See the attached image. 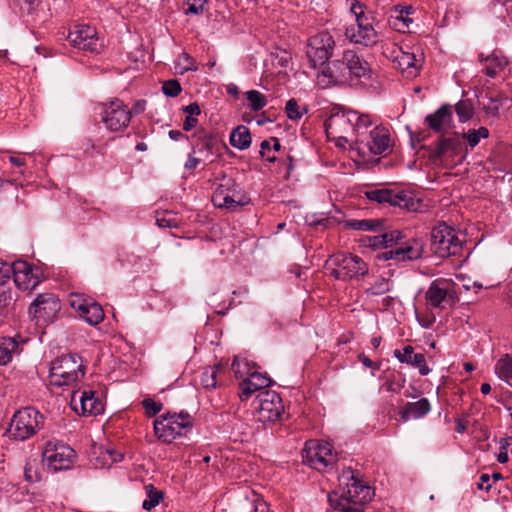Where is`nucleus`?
Masks as SVG:
<instances>
[{
	"label": "nucleus",
	"mask_w": 512,
	"mask_h": 512,
	"mask_svg": "<svg viewBox=\"0 0 512 512\" xmlns=\"http://www.w3.org/2000/svg\"><path fill=\"white\" fill-rule=\"evenodd\" d=\"M24 478L27 482H38L41 479L36 459H28L24 466Z\"/></svg>",
	"instance_id": "obj_45"
},
{
	"label": "nucleus",
	"mask_w": 512,
	"mask_h": 512,
	"mask_svg": "<svg viewBox=\"0 0 512 512\" xmlns=\"http://www.w3.org/2000/svg\"><path fill=\"white\" fill-rule=\"evenodd\" d=\"M413 12L411 6H395L388 18L389 26L399 32H405L413 23V19L410 17Z\"/></svg>",
	"instance_id": "obj_28"
},
{
	"label": "nucleus",
	"mask_w": 512,
	"mask_h": 512,
	"mask_svg": "<svg viewBox=\"0 0 512 512\" xmlns=\"http://www.w3.org/2000/svg\"><path fill=\"white\" fill-rule=\"evenodd\" d=\"M229 196L230 198L227 204V209L230 211H235L249 202L248 196L232 179L230 182Z\"/></svg>",
	"instance_id": "obj_33"
},
{
	"label": "nucleus",
	"mask_w": 512,
	"mask_h": 512,
	"mask_svg": "<svg viewBox=\"0 0 512 512\" xmlns=\"http://www.w3.org/2000/svg\"><path fill=\"white\" fill-rule=\"evenodd\" d=\"M369 246L387 249L377 255L378 260H393L397 263L418 260L424 252V243L421 239L404 240L403 233L399 230L369 237Z\"/></svg>",
	"instance_id": "obj_3"
},
{
	"label": "nucleus",
	"mask_w": 512,
	"mask_h": 512,
	"mask_svg": "<svg viewBox=\"0 0 512 512\" xmlns=\"http://www.w3.org/2000/svg\"><path fill=\"white\" fill-rule=\"evenodd\" d=\"M193 419L187 412L161 415L154 421V434L163 443H171L191 428Z\"/></svg>",
	"instance_id": "obj_10"
},
{
	"label": "nucleus",
	"mask_w": 512,
	"mask_h": 512,
	"mask_svg": "<svg viewBox=\"0 0 512 512\" xmlns=\"http://www.w3.org/2000/svg\"><path fill=\"white\" fill-rule=\"evenodd\" d=\"M325 269L335 280L350 281L368 274L367 263L351 253H337L326 261Z\"/></svg>",
	"instance_id": "obj_6"
},
{
	"label": "nucleus",
	"mask_w": 512,
	"mask_h": 512,
	"mask_svg": "<svg viewBox=\"0 0 512 512\" xmlns=\"http://www.w3.org/2000/svg\"><path fill=\"white\" fill-rule=\"evenodd\" d=\"M334 47L335 41L329 33L323 32L312 36L308 41L306 51L311 66L316 68L328 61Z\"/></svg>",
	"instance_id": "obj_18"
},
{
	"label": "nucleus",
	"mask_w": 512,
	"mask_h": 512,
	"mask_svg": "<svg viewBox=\"0 0 512 512\" xmlns=\"http://www.w3.org/2000/svg\"><path fill=\"white\" fill-rule=\"evenodd\" d=\"M462 141L466 140L470 148L476 147L481 139L489 137V130L486 127L469 130L467 133L460 135Z\"/></svg>",
	"instance_id": "obj_37"
},
{
	"label": "nucleus",
	"mask_w": 512,
	"mask_h": 512,
	"mask_svg": "<svg viewBox=\"0 0 512 512\" xmlns=\"http://www.w3.org/2000/svg\"><path fill=\"white\" fill-rule=\"evenodd\" d=\"M373 120L369 114H361L351 109H337L325 121L327 137L333 141H352L362 133L363 129L371 128Z\"/></svg>",
	"instance_id": "obj_4"
},
{
	"label": "nucleus",
	"mask_w": 512,
	"mask_h": 512,
	"mask_svg": "<svg viewBox=\"0 0 512 512\" xmlns=\"http://www.w3.org/2000/svg\"><path fill=\"white\" fill-rule=\"evenodd\" d=\"M199 159L194 157L192 154L188 156L187 161L184 164V167L188 170L195 169L199 164Z\"/></svg>",
	"instance_id": "obj_64"
},
{
	"label": "nucleus",
	"mask_w": 512,
	"mask_h": 512,
	"mask_svg": "<svg viewBox=\"0 0 512 512\" xmlns=\"http://www.w3.org/2000/svg\"><path fill=\"white\" fill-rule=\"evenodd\" d=\"M61 303L59 298L53 293H43L31 303L29 314L36 320L38 325H45L53 322L59 311Z\"/></svg>",
	"instance_id": "obj_15"
},
{
	"label": "nucleus",
	"mask_w": 512,
	"mask_h": 512,
	"mask_svg": "<svg viewBox=\"0 0 512 512\" xmlns=\"http://www.w3.org/2000/svg\"><path fill=\"white\" fill-rule=\"evenodd\" d=\"M393 288V282L389 278L378 277L375 282L366 289V294L371 296H380Z\"/></svg>",
	"instance_id": "obj_36"
},
{
	"label": "nucleus",
	"mask_w": 512,
	"mask_h": 512,
	"mask_svg": "<svg viewBox=\"0 0 512 512\" xmlns=\"http://www.w3.org/2000/svg\"><path fill=\"white\" fill-rule=\"evenodd\" d=\"M229 140L234 148L245 150L251 145L250 131L246 126L239 125L232 130Z\"/></svg>",
	"instance_id": "obj_32"
},
{
	"label": "nucleus",
	"mask_w": 512,
	"mask_h": 512,
	"mask_svg": "<svg viewBox=\"0 0 512 512\" xmlns=\"http://www.w3.org/2000/svg\"><path fill=\"white\" fill-rule=\"evenodd\" d=\"M1 345L4 348H7V350L12 354L14 351H16L18 347V342L15 338L7 337L3 339Z\"/></svg>",
	"instance_id": "obj_58"
},
{
	"label": "nucleus",
	"mask_w": 512,
	"mask_h": 512,
	"mask_svg": "<svg viewBox=\"0 0 512 512\" xmlns=\"http://www.w3.org/2000/svg\"><path fill=\"white\" fill-rule=\"evenodd\" d=\"M15 284L23 290L34 288L38 280L34 274H12Z\"/></svg>",
	"instance_id": "obj_44"
},
{
	"label": "nucleus",
	"mask_w": 512,
	"mask_h": 512,
	"mask_svg": "<svg viewBox=\"0 0 512 512\" xmlns=\"http://www.w3.org/2000/svg\"><path fill=\"white\" fill-rule=\"evenodd\" d=\"M431 410L430 402L427 398H421L416 402H407L400 410L399 414L404 422L412 419H420L427 415Z\"/></svg>",
	"instance_id": "obj_30"
},
{
	"label": "nucleus",
	"mask_w": 512,
	"mask_h": 512,
	"mask_svg": "<svg viewBox=\"0 0 512 512\" xmlns=\"http://www.w3.org/2000/svg\"><path fill=\"white\" fill-rule=\"evenodd\" d=\"M156 223L160 227H173V226H176V224L173 222L172 219H167L165 216H160V215L157 216Z\"/></svg>",
	"instance_id": "obj_63"
},
{
	"label": "nucleus",
	"mask_w": 512,
	"mask_h": 512,
	"mask_svg": "<svg viewBox=\"0 0 512 512\" xmlns=\"http://www.w3.org/2000/svg\"><path fill=\"white\" fill-rule=\"evenodd\" d=\"M496 375L512 387V355L505 354L495 364Z\"/></svg>",
	"instance_id": "obj_34"
},
{
	"label": "nucleus",
	"mask_w": 512,
	"mask_h": 512,
	"mask_svg": "<svg viewBox=\"0 0 512 512\" xmlns=\"http://www.w3.org/2000/svg\"><path fill=\"white\" fill-rule=\"evenodd\" d=\"M463 240L456 231L446 223H439L431 232V248L440 258L457 255L462 248Z\"/></svg>",
	"instance_id": "obj_11"
},
{
	"label": "nucleus",
	"mask_w": 512,
	"mask_h": 512,
	"mask_svg": "<svg viewBox=\"0 0 512 512\" xmlns=\"http://www.w3.org/2000/svg\"><path fill=\"white\" fill-rule=\"evenodd\" d=\"M479 61L483 65V72L490 78H495L508 65V59L493 51L490 55L479 54Z\"/></svg>",
	"instance_id": "obj_29"
},
{
	"label": "nucleus",
	"mask_w": 512,
	"mask_h": 512,
	"mask_svg": "<svg viewBox=\"0 0 512 512\" xmlns=\"http://www.w3.org/2000/svg\"><path fill=\"white\" fill-rule=\"evenodd\" d=\"M404 380L402 382L397 381L395 377H390L385 383L387 391L398 393L403 387Z\"/></svg>",
	"instance_id": "obj_55"
},
{
	"label": "nucleus",
	"mask_w": 512,
	"mask_h": 512,
	"mask_svg": "<svg viewBox=\"0 0 512 512\" xmlns=\"http://www.w3.org/2000/svg\"><path fill=\"white\" fill-rule=\"evenodd\" d=\"M358 359L364 366L368 368L379 369V365L375 364L368 356L363 353L358 355Z\"/></svg>",
	"instance_id": "obj_62"
},
{
	"label": "nucleus",
	"mask_w": 512,
	"mask_h": 512,
	"mask_svg": "<svg viewBox=\"0 0 512 512\" xmlns=\"http://www.w3.org/2000/svg\"><path fill=\"white\" fill-rule=\"evenodd\" d=\"M143 407L145 408L146 414L149 417L155 416L162 410V404L154 401L153 399H145L142 402Z\"/></svg>",
	"instance_id": "obj_49"
},
{
	"label": "nucleus",
	"mask_w": 512,
	"mask_h": 512,
	"mask_svg": "<svg viewBox=\"0 0 512 512\" xmlns=\"http://www.w3.org/2000/svg\"><path fill=\"white\" fill-rule=\"evenodd\" d=\"M345 36L351 42L363 46H372L378 42V34L372 24L351 25L346 28Z\"/></svg>",
	"instance_id": "obj_25"
},
{
	"label": "nucleus",
	"mask_w": 512,
	"mask_h": 512,
	"mask_svg": "<svg viewBox=\"0 0 512 512\" xmlns=\"http://www.w3.org/2000/svg\"><path fill=\"white\" fill-rule=\"evenodd\" d=\"M468 151L464 149L463 142L458 133L451 136H442L435 143L433 157L435 159L450 158L454 164H461L467 157Z\"/></svg>",
	"instance_id": "obj_19"
},
{
	"label": "nucleus",
	"mask_w": 512,
	"mask_h": 512,
	"mask_svg": "<svg viewBox=\"0 0 512 512\" xmlns=\"http://www.w3.org/2000/svg\"><path fill=\"white\" fill-rule=\"evenodd\" d=\"M347 1L350 3V11L354 14L357 25L372 24L370 17L364 13L363 5L358 0Z\"/></svg>",
	"instance_id": "obj_42"
},
{
	"label": "nucleus",
	"mask_w": 512,
	"mask_h": 512,
	"mask_svg": "<svg viewBox=\"0 0 512 512\" xmlns=\"http://www.w3.org/2000/svg\"><path fill=\"white\" fill-rule=\"evenodd\" d=\"M346 227L359 230V231H374L380 225L378 220L374 219H362V220H347L345 223Z\"/></svg>",
	"instance_id": "obj_41"
},
{
	"label": "nucleus",
	"mask_w": 512,
	"mask_h": 512,
	"mask_svg": "<svg viewBox=\"0 0 512 512\" xmlns=\"http://www.w3.org/2000/svg\"><path fill=\"white\" fill-rule=\"evenodd\" d=\"M198 124V119L192 116H186L183 122V130L190 131L195 128Z\"/></svg>",
	"instance_id": "obj_60"
},
{
	"label": "nucleus",
	"mask_w": 512,
	"mask_h": 512,
	"mask_svg": "<svg viewBox=\"0 0 512 512\" xmlns=\"http://www.w3.org/2000/svg\"><path fill=\"white\" fill-rule=\"evenodd\" d=\"M71 405L77 413L84 416L99 415L104 411V404L92 390L76 391L71 398Z\"/></svg>",
	"instance_id": "obj_22"
},
{
	"label": "nucleus",
	"mask_w": 512,
	"mask_h": 512,
	"mask_svg": "<svg viewBox=\"0 0 512 512\" xmlns=\"http://www.w3.org/2000/svg\"><path fill=\"white\" fill-rule=\"evenodd\" d=\"M372 70L367 61L352 50H346L340 58L328 63L317 75L321 88L336 85H356L361 79H369Z\"/></svg>",
	"instance_id": "obj_1"
},
{
	"label": "nucleus",
	"mask_w": 512,
	"mask_h": 512,
	"mask_svg": "<svg viewBox=\"0 0 512 512\" xmlns=\"http://www.w3.org/2000/svg\"><path fill=\"white\" fill-rule=\"evenodd\" d=\"M208 2V0H201V1H188V9L186 10L185 14H193L198 15L201 14L204 10V5Z\"/></svg>",
	"instance_id": "obj_53"
},
{
	"label": "nucleus",
	"mask_w": 512,
	"mask_h": 512,
	"mask_svg": "<svg viewBox=\"0 0 512 512\" xmlns=\"http://www.w3.org/2000/svg\"><path fill=\"white\" fill-rule=\"evenodd\" d=\"M230 182L231 179L225 181V183L220 184L214 191L212 195V202L215 207L225 208L227 209V204L229 202V191H230Z\"/></svg>",
	"instance_id": "obj_35"
},
{
	"label": "nucleus",
	"mask_w": 512,
	"mask_h": 512,
	"mask_svg": "<svg viewBox=\"0 0 512 512\" xmlns=\"http://www.w3.org/2000/svg\"><path fill=\"white\" fill-rule=\"evenodd\" d=\"M271 148L272 147H271L270 139L262 141L261 145H260V155L263 158H266L267 161L274 162L276 160V158L274 156L269 155Z\"/></svg>",
	"instance_id": "obj_54"
},
{
	"label": "nucleus",
	"mask_w": 512,
	"mask_h": 512,
	"mask_svg": "<svg viewBox=\"0 0 512 512\" xmlns=\"http://www.w3.org/2000/svg\"><path fill=\"white\" fill-rule=\"evenodd\" d=\"M12 272L13 269L11 265L0 260V285H5L9 281Z\"/></svg>",
	"instance_id": "obj_52"
},
{
	"label": "nucleus",
	"mask_w": 512,
	"mask_h": 512,
	"mask_svg": "<svg viewBox=\"0 0 512 512\" xmlns=\"http://www.w3.org/2000/svg\"><path fill=\"white\" fill-rule=\"evenodd\" d=\"M11 358L12 354L7 350V348L0 345V365H6L11 361Z\"/></svg>",
	"instance_id": "obj_61"
},
{
	"label": "nucleus",
	"mask_w": 512,
	"mask_h": 512,
	"mask_svg": "<svg viewBox=\"0 0 512 512\" xmlns=\"http://www.w3.org/2000/svg\"><path fill=\"white\" fill-rule=\"evenodd\" d=\"M182 111L186 114V116L192 117H196L201 113L200 106L196 102H193L187 106H183Z\"/></svg>",
	"instance_id": "obj_56"
},
{
	"label": "nucleus",
	"mask_w": 512,
	"mask_h": 512,
	"mask_svg": "<svg viewBox=\"0 0 512 512\" xmlns=\"http://www.w3.org/2000/svg\"><path fill=\"white\" fill-rule=\"evenodd\" d=\"M246 98L249 101L250 108L253 111H259L267 104L266 97L257 90H249L246 92Z\"/></svg>",
	"instance_id": "obj_43"
},
{
	"label": "nucleus",
	"mask_w": 512,
	"mask_h": 512,
	"mask_svg": "<svg viewBox=\"0 0 512 512\" xmlns=\"http://www.w3.org/2000/svg\"><path fill=\"white\" fill-rule=\"evenodd\" d=\"M85 374V366L77 354H66L51 363L49 382L52 386L71 385Z\"/></svg>",
	"instance_id": "obj_7"
},
{
	"label": "nucleus",
	"mask_w": 512,
	"mask_h": 512,
	"mask_svg": "<svg viewBox=\"0 0 512 512\" xmlns=\"http://www.w3.org/2000/svg\"><path fill=\"white\" fill-rule=\"evenodd\" d=\"M181 85L178 80H168L163 83L162 91L168 97H176L181 92Z\"/></svg>",
	"instance_id": "obj_47"
},
{
	"label": "nucleus",
	"mask_w": 512,
	"mask_h": 512,
	"mask_svg": "<svg viewBox=\"0 0 512 512\" xmlns=\"http://www.w3.org/2000/svg\"><path fill=\"white\" fill-rule=\"evenodd\" d=\"M76 459V452L57 439L46 442L42 451V460L54 471L70 469Z\"/></svg>",
	"instance_id": "obj_12"
},
{
	"label": "nucleus",
	"mask_w": 512,
	"mask_h": 512,
	"mask_svg": "<svg viewBox=\"0 0 512 512\" xmlns=\"http://www.w3.org/2000/svg\"><path fill=\"white\" fill-rule=\"evenodd\" d=\"M394 64L395 67L401 71L402 74L407 78L415 77L420 68L419 60L416 58L414 52L404 50L400 47L398 50H394Z\"/></svg>",
	"instance_id": "obj_24"
},
{
	"label": "nucleus",
	"mask_w": 512,
	"mask_h": 512,
	"mask_svg": "<svg viewBox=\"0 0 512 512\" xmlns=\"http://www.w3.org/2000/svg\"><path fill=\"white\" fill-rule=\"evenodd\" d=\"M217 144V139L212 134H204L199 137L197 143L198 152L209 158L214 154V148Z\"/></svg>",
	"instance_id": "obj_40"
},
{
	"label": "nucleus",
	"mask_w": 512,
	"mask_h": 512,
	"mask_svg": "<svg viewBox=\"0 0 512 512\" xmlns=\"http://www.w3.org/2000/svg\"><path fill=\"white\" fill-rule=\"evenodd\" d=\"M101 121L110 132L124 131L131 121V111L118 98L101 105Z\"/></svg>",
	"instance_id": "obj_13"
},
{
	"label": "nucleus",
	"mask_w": 512,
	"mask_h": 512,
	"mask_svg": "<svg viewBox=\"0 0 512 512\" xmlns=\"http://www.w3.org/2000/svg\"><path fill=\"white\" fill-rule=\"evenodd\" d=\"M425 124L433 131L443 133L453 124V107L450 104L442 105L434 113L425 117Z\"/></svg>",
	"instance_id": "obj_23"
},
{
	"label": "nucleus",
	"mask_w": 512,
	"mask_h": 512,
	"mask_svg": "<svg viewBox=\"0 0 512 512\" xmlns=\"http://www.w3.org/2000/svg\"><path fill=\"white\" fill-rule=\"evenodd\" d=\"M340 489L328 495L330 506L339 512H364L372 499L371 487L362 483L357 471L348 468L339 476Z\"/></svg>",
	"instance_id": "obj_2"
},
{
	"label": "nucleus",
	"mask_w": 512,
	"mask_h": 512,
	"mask_svg": "<svg viewBox=\"0 0 512 512\" xmlns=\"http://www.w3.org/2000/svg\"><path fill=\"white\" fill-rule=\"evenodd\" d=\"M457 283L451 278L434 279L424 294L426 306L439 311L446 310L458 301Z\"/></svg>",
	"instance_id": "obj_9"
},
{
	"label": "nucleus",
	"mask_w": 512,
	"mask_h": 512,
	"mask_svg": "<svg viewBox=\"0 0 512 512\" xmlns=\"http://www.w3.org/2000/svg\"><path fill=\"white\" fill-rule=\"evenodd\" d=\"M181 62H183L181 67L182 73L193 69V59L188 54L183 53L179 57V65H181Z\"/></svg>",
	"instance_id": "obj_57"
},
{
	"label": "nucleus",
	"mask_w": 512,
	"mask_h": 512,
	"mask_svg": "<svg viewBox=\"0 0 512 512\" xmlns=\"http://www.w3.org/2000/svg\"><path fill=\"white\" fill-rule=\"evenodd\" d=\"M145 490L147 498L143 501L142 508L146 511H150L160 503L163 494L151 484L146 485Z\"/></svg>",
	"instance_id": "obj_39"
},
{
	"label": "nucleus",
	"mask_w": 512,
	"mask_h": 512,
	"mask_svg": "<svg viewBox=\"0 0 512 512\" xmlns=\"http://www.w3.org/2000/svg\"><path fill=\"white\" fill-rule=\"evenodd\" d=\"M455 112L459 122L465 123L472 119L474 115L473 103L469 99L460 100L455 104Z\"/></svg>",
	"instance_id": "obj_38"
},
{
	"label": "nucleus",
	"mask_w": 512,
	"mask_h": 512,
	"mask_svg": "<svg viewBox=\"0 0 512 512\" xmlns=\"http://www.w3.org/2000/svg\"><path fill=\"white\" fill-rule=\"evenodd\" d=\"M44 416L32 407L18 410L12 417L7 433L10 438L24 441L43 428Z\"/></svg>",
	"instance_id": "obj_8"
},
{
	"label": "nucleus",
	"mask_w": 512,
	"mask_h": 512,
	"mask_svg": "<svg viewBox=\"0 0 512 512\" xmlns=\"http://www.w3.org/2000/svg\"><path fill=\"white\" fill-rule=\"evenodd\" d=\"M351 150L366 159L372 156L386 155L392 150V139L389 130L381 125L372 129H363L352 141Z\"/></svg>",
	"instance_id": "obj_5"
},
{
	"label": "nucleus",
	"mask_w": 512,
	"mask_h": 512,
	"mask_svg": "<svg viewBox=\"0 0 512 512\" xmlns=\"http://www.w3.org/2000/svg\"><path fill=\"white\" fill-rule=\"evenodd\" d=\"M69 305L78 313L79 317L91 326H96L104 319L102 306L93 299L79 293L69 295Z\"/></svg>",
	"instance_id": "obj_17"
},
{
	"label": "nucleus",
	"mask_w": 512,
	"mask_h": 512,
	"mask_svg": "<svg viewBox=\"0 0 512 512\" xmlns=\"http://www.w3.org/2000/svg\"><path fill=\"white\" fill-rule=\"evenodd\" d=\"M285 111L287 117L291 120H298L302 117V113L299 110V105L293 98L287 101Z\"/></svg>",
	"instance_id": "obj_48"
},
{
	"label": "nucleus",
	"mask_w": 512,
	"mask_h": 512,
	"mask_svg": "<svg viewBox=\"0 0 512 512\" xmlns=\"http://www.w3.org/2000/svg\"><path fill=\"white\" fill-rule=\"evenodd\" d=\"M10 265L13 269L12 274H34L32 266L26 261L18 260Z\"/></svg>",
	"instance_id": "obj_50"
},
{
	"label": "nucleus",
	"mask_w": 512,
	"mask_h": 512,
	"mask_svg": "<svg viewBox=\"0 0 512 512\" xmlns=\"http://www.w3.org/2000/svg\"><path fill=\"white\" fill-rule=\"evenodd\" d=\"M303 461L313 469L322 471L335 463L336 454L328 442L309 440L303 449Z\"/></svg>",
	"instance_id": "obj_14"
},
{
	"label": "nucleus",
	"mask_w": 512,
	"mask_h": 512,
	"mask_svg": "<svg viewBox=\"0 0 512 512\" xmlns=\"http://www.w3.org/2000/svg\"><path fill=\"white\" fill-rule=\"evenodd\" d=\"M258 419L261 422H276L284 413L282 399L278 393L271 390L259 392L256 401Z\"/></svg>",
	"instance_id": "obj_16"
},
{
	"label": "nucleus",
	"mask_w": 512,
	"mask_h": 512,
	"mask_svg": "<svg viewBox=\"0 0 512 512\" xmlns=\"http://www.w3.org/2000/svg\"><path fill=\"white\" fill-rule=\"evenodd\" d=\"M69 42L76 48L91 53H99L102 43L97 37L96 29L89 25H76L68 34Z\"/></svg>",
	"instance_id": "obj_20"
},
{
	"label": "nucleus",
	"mask_w": 512,
	"mask_h": 512,
	"mask_svg": "<svg viewBox=\"0 0 512 512\" xmlns=\"http://www.w3.org/2000/svg\"><path fill=\"white\" fill-rule=\"evenodd\" d=\"M224 369V364L218 363L213 367L204 370L200 377V382L203 388L211 390L222 386V373L224 372Z\"/></svg>",
	"instance_id": "obj_31"
},
{
	"label": "nucleus",
	"mask_w": 512,
	"mask_h": 512,
	"mask_svg": "<svg viewBox=\"0 0 512 512\" xmlns=\"http://www.w3.org/2000/svg\"><path fill=\"white\" fill-rule=\"evenodd\" d=\"M11 301V290L5 287V285H0V312L9 306Z\"/></svg>",
	"instance_id": "obj_51"
},
{
	"label": "nucleus",
	"mask_w": 512,
	"mask_h": 512,
	"mask_svg": "<svg viewBox=\"0 0 512 512\" xmlns=\"http://www.w3.org/2000/svg\"><path fill=\"white\" fill-rule=\"evenodd\" d=\"M366 197L380 204H389L407 210H415V202L413 198L405 191H397L393 189H375L367 191Z\"/></svg>",
	"instance_id": "obj_21"
},
{
	"label": "nucleus",
	"mask_w": 512,
	"mask_h": 512,
	"mask_svg": "<svg viewBox=\"0 0 512 512\" xmlns=\"http://www.w3.org/2000/svg\"><path fill=\"white\" fill-rule=\"evenodd\" d=\"M271 379L259 372H250L240 383V398L247 400L254 392L264 391L263 389L271 385Z\"/></svg>",
	"instance_id": "obj_26"
},
{
	"label": "nucleus",
	"mask_w": 512,
	"mask_h": 512,
	"mask_svg": "<svg viewBox=\"0 0 512 512\" xmlns=\"http://www.w3.org/2000/svg\"><path fill=\"white\" fill-rule=\"evenodd\" d=\"M231 371L237 379L242 378L249 373L248 363L244 360H240L238 357H235L231 364Z\"/></svg>",
	"instance_id": "obj_46"
},
{
	"label": "nucleus",
	"mask_w": 512,
	"mask_h": 512,
	"mask_svg": "<svg viewBox=\"0 0 512 512\" xmlns=\"http://www.w3.org/2000/svg\"><path fill=\"white\" fill-rule=\"evenodd\" d=\"M394 356L399 362L418 368L422 376L428 375L431 371L426 364L425 355L423 353H414V349L410 345L405 346L403 350H394Z\"/></svg>",
	"instance_id": "obj_27"
},
{
	"label": "nucleus",
	"mask_w": 512,
	"mask_h": 512,
	"mask_svg": "<svg viewBox=\"0 0 512 512\" xmlns=\"http://www.w3.org/2000/svg\"><path fill=\"white\" fill-rule=\"evenodd\" d=\"M490 476L488 474H482L480 476V482L477 484L478 489L489 491L491 489V484L489 483Z\"/></svg>",
	"instance_id": "obj_59"
}]
</instances>
